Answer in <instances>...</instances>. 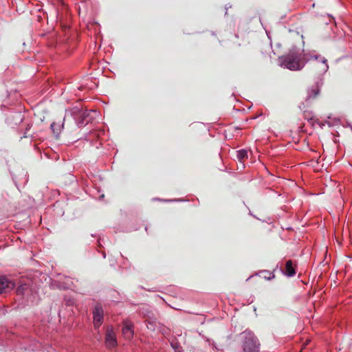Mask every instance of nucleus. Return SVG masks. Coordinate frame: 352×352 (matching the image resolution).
Masks as SVG:
<instances>
[{"instance_id": "f257e3e1", "label": "nucleus", "mask_w": 352, "mask_h": 352, "mask_svg": "<svg viewBox=\"0 0 352 352\" xmlns=\"http://www.w3.org/2000/svg\"><path fill=\"white\" fill-rule=\"evenodd\" d=\"M280 65L290 70H300L305 65L307 58L296 51H290L288 54L280 58Z\"/></svg>"}, {"instance_id": "f03ea898", "label": "nucleus", "mask_w": 352, "mask_h": 352, "mask_svg": "<svg viewBox=\"0 0 352 352\" xmlns=\"http://www.w3.org/2000/svg\"><path fill=\"white\" fill-rule=\"evenodd\" d=\"M307 61H312V66L315 73L318 75H322L326 73L329 69L327 60L324 57L320 56H310L307 58Z\"/></svg>"}, {"instance_id": "7ed1b4c3", "label": "nucleus", "mask_w": 352, "mask_h": 352, "mask_svg": "<svg viewBox=\"0 0 352 352\" xmlns=\"http://www.w3.org/2000/svg\"><path fill=\"white\" fill-rule=\"evenodd\" d=\"M243 352H258V340L251 333H248L245 337L243 345Z\"/></svg>"}, {"instance_id": "20e7f679", "label": "nucleus", "mask_w": 352, "mask_h": 352, "mask_svg": "<svg viewBox=\"0 0 352 352\" xmlns=\"http://www.w3.org/2000/svg\"><path fill=\"white\" fill-rule=\"evenodd\" d=\"M94 324L95 329L99 328L103 322L104 312L100 305H96L93 311Z\"/></svg>"}, {"instance_id": "39448f33", "label": "nucleus", "mask_w": 352, "mask_h": 352, "mask_svg": "<svg viewBox=\"0 0 352 352\" xmlns=\"http://www.w3.org/2000/svg\"><path fill=\"white\" fill-rule=\"evenodd\" d=\"M15 283L6 276H0V294L7 293L13 289Z\"/></svg>"}, {"instance_id": "423d86ee", "label": "nucleus", "mask_w": 352, "mask_h": 352, "mask_svg": "<svg viewBox=\"0 0 352 352\" xmlns=\"http://www.w3.org/2000/svg\"><path fill=\"white\" fill-rule=\"evenodd\" d=\"M105 342L108 347H114L117 344L115 332L112 329H108L107 330Z\"/></svg>"}, {"instance_id": "0eeeda50", "label": "nucleus", "mask_w": 352, "mask_h": 352, "mask_svg": "<svg viewBox=\"0 0 352 352\" xmlns=\"http://www.w3.org/2000/svg\"><path fill=\"white\" fill-rule=\"evenodd\" d=\"M122 333L126 339H131L133 336V324L129 321H126L124 323L122 328Z\"/></svg>"}, {"instance_id": "6e6552de", "label": "nucleus", "mask_w": 352, "mask_h": 352, "mask_svg": "<svg viewBox=\"0 0 352 352\" xmlns=\"http://www.w3.org/2000/svg\"><path fill=\"white\" fill-rule=\"evenodd\" d=\"M285 273L288 276H293L296 274V270L292 261L286 262Z\"/></svg>"}, {"instance_id": "1a4fd4ad", "label": "nucleus", "mask_w": 352, "mask_h": 352, "mask_svg": "<svg viewBox=\"0 0 352 352\" xmlns=\"http://www.w3.org/2000/svg\"><path fill=\"white\" fill-rule=\"evenodd\" d=\"M236 157L239 162H243L248 158V151L245 149L238 151Z\"/></svg>"}, {"instance_id": "9d476101", "label": "nucleus", "mask_w": 352, "mask_h": 352, "mask_svg": "<svg viewBox=\"0 0 352 352\" xmlns=\"http://www.w3.org/2000/svg\"><path fill=\"white\" fill-rule=\"evenodd\" d=\"M63 124L60 123V121L58 123L53 122L51 124V129L54 133L58 134L63 127Z\"/></svg>"}, {"instance_id": "9b49d317", "label": "nucleus", "mask_w": 352, "mask_h": 352, "mask_svg": "<svg viewBox=\"0 0 352 352\" xmlns=\"http://www.w3.org/2000/svg\"><path fill=\"white\" fill-rule=\"evenodd\" d=\"M28 289V287L26 285H22L21 286H19L17 289H16V292L18 294H24V292Z\"/></svg>"}]
</instances>
